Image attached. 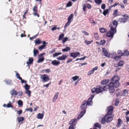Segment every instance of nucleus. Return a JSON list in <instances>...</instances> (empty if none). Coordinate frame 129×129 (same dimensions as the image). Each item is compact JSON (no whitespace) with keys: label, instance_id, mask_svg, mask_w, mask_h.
I'll use <instances>...</instances> for the list:
<instances>
[{"label":"nucleus","instance_id":"obj_4","mask_svg":"<svg viewBox=\"0 0 129 129\" xmlns=\"http://www.w3.org/2000/svg\"><path fill=\"white\" fill-rule=\"evenodd\" d=\"M123 17L120 18L118 20V22L121 23H125L128 19L129 16L126 14H124L122 16Z\"/></svg>","mask_w":129,"mask_h":129},{"label":"nucleus","instance_id":"obj_28","mask_svg":"<svg viewBox=\"0 0 129 129\" xmlns=\"http://www.w3.org/2000/svg\"><path fill=\"white\" fill-rule=\"evenodd\" d=\"M71 48L70 47H67L63 49H62V51L63 52H67L70 50Z\"/></svg>","mask_w":129,"mask_h":129},{"label":"nucleus","instance_id":"obj_25","mask_svg":"<svg viewBox=\"0 0 129 129\" xmlns=\"http://www.w3.org/2000/svg\"><path fill=\"white\" fill-rule=\"evenodd\" d=\"M86 101V105H87V106L88 105V106H91L92 104V100H89V99H88V101Z\"/></svg>","mask_w":129,"mask_h":129},{"label":"nucleus","instance_id":"obj_15","mask_svg":"<svg viewBox=\"0 0 129 129\" xmlns=\"http://www.w3.org/2000/svg\"><path fill=\"white\" fill-rule=\"evenodd\" d=\"M77 121V119H72L69 122V124L70 125H72V126H75L76 124Z\"/></svg>","mask_w":129,"mask_h":129},{"label":"nucleus","instance_id":"obj_35","mask_svg":"<svg viewBox=\"0 0 129 129\" xmlns=\"http://www.w3.org/2000/svg\"><path fill=\"white\" fill-rule=\"evenodd\" d=\"M45 47V46L44 45H43L39 46L38 48V49L40 51H41L42 49H44Z\"/></svg>","mask_w":129,"mask_h":129},{"label":"nucleus","instance_id":"obj_31","mask_svg":"<svg viewBox=\"0 0 129 129\" xmlns=\"http://www.w3.org/2000/svg\"><path fill=\"white\" fill-rule=\"evenodd\" d=\"M124 62L122 60L120 61L117 64V66L122 67L123 65Z\"/></svg>","mask_w":129,"mask_h":129},{"label":"nucleus","instance_id":"obj_17","mask_svg":"<svg viewBox=\"0 0 129 129\" xmlns=\"http://www.w3.org/2000/svg\"><path fill=\"white\" fill-rule=\"evenodd\" d=\"M109 84H112L113 85V86L114 87L116 88L118 87L120 84L119 82H111Z\"/></svg>","mask_w":129,"mask_h":129},{"label":"nucleus","instance_id":"obj_12","mask_svg":"<svg viewBox=\"0 0 129 129\" xmlns=\"http://www.w3.org/2000/svg\"><path fill=\"white\" fill-rule=\"evenodd\" d=\"M98 69V67H95L93 68L91 70L89 71L87 74V75L88 76H90L93 74L94 71L96 70H97Z\"/></svg>","mask_w":129,"mask_h":129},{"label":"nucleus","instance_id":"obj_1","mask_svg":"<svg viewBox=\"0 0 129 129\" xmlns=\"http://www.w3.org/2000/svg\"><path fill=\"white\" fill-rule=\"evenodd\" d=\"M118 24L117 22L115 20L113 21L112 23L110 25V30L107 33L106 36L108 37H113L114 34L116 32V28Z\"/></svg>","mask_w":129,"mask_h":129},{"label":"nucleus","instance_id":"obj_10","mask_svg":"<svg viewBox=\"0 0 129 129\" xmlns=\"http://www.w3.org/2000/svg\"><path fill=\"white\" fill-rule=\"evenodd\" d=\"M80 53L78 52H72L70 54V56L71 57H73L75 58L77 57L78 56H79Z\"/></svg>","mask_w":129,"mask_h":129},{"label":"nucleus","instance_id":"obj_13","mask_svg":"<svg viewBox=\"0 0 129 129\" xmlns=\"http://www.w3.org/2000/svg\"><path fill=\"white\" fill-rule=\"evenodd\" d=\"M102 51L104 53V55L107 57H110V54L108 53V51L105 48H103L102 49Z\"/></svg>","mask_w":129,"mask_h":129},{"label":"nucleus","instance_id":"obj_9","mask_svg":"<svg viewBox=\"0 0 129 129\" xmlns=\"http://www.w3.org/2000/svg\"><path fill=\"white\" fill-rule=\"evenodd\" d=\"M108 112L107 114L112 115L113 107L112 106H110L107 107Z\"/></svg>","mask_w":129,"mask_h":129},{"label":"nucleus","instance_id":"obj_57","mask_svg":"<svg viewBox=\"0 0 129 129\" xmlns=\"http://www.w3.org/2000/svg\"><path fill=\"white\" fill-rule=\"evenodd\" d=\"M44 60V58L43 57L40 58L38 59L37 61L38 63H40L42 62Z\"/></svg>","mask_w":129,"mask_h":129},{"label":"nucleus","instance_id":"obj_63","mask_svg":"<svg viewBox=\"0 0 129 129\" xmlns=\"http://www.w3.org/2000/svg\"><path fill=\"white\" fill-rule=\"evenodd\" d=\"M81 32L83 33L86 36H88L89 35V34L88 32H87L85 31L82 30L81 31Z\"/></svg>","mask_w":129,"mask_h":129},{"label":"nucleus","instance_id":"obj_23","mask_svg":"<svg viewBox=\"0 0 129 129\" xmlns=\"http://www.w3.org/2000/svg\"><path fill=\"white\" fill-rule=\"evenodd\" d=\"M118 11L117 9H116L114 10L113 13V15L114 17H116L119 15L118 14Z\"/></svg>","mask_w":129,"mask_h":129},{"label":"nucleus","instance_id":"obj_16","mask_svg":"<svg viewBox=\"0 0 129 129\" xmlns=\"http://www.w3.org/2000/svg\"><path fill=\"white\" fill-rule=\"evenodd\" d=\"M122 123V121L120 118H119L118 119V122L116 125V126L117 127H119L121 126V124Z\"/></svg>","mask_w":129,"mask_h":129},{"label":"nucleus","instance_id":"obj_6","mask_svg":"<svg viewBox=\"0 0 129 129\" xmlns=\"http://www.w3.org/2000/svg\"><path fill=\"white\" fill-rule=\"evenodd\" d=\"M106 118V121L107 122L111 121L113 119L114 116L113 115L106 114L105 116Z\"/></svg>","mask_w":129,"mask_h":129},{"label":"nucleus","instance_id":"obj_62","mask_svg":"<svg viewBox=\"0 0 129 129\" xmlns=\"http://www.w3.org/2000/svg\"><path fill=\"white\" fill-rule=\"evenodd\" d=\"M119 103V101L118 99H116L115 100V106H117Z\"/></svg>","mask_w":129,"mask_h":129},{"label":"nucleus","instance_id":"obj_7","mask_svg":"<svg viewBox=\"0 0 129 129\" xmlns=\"http://www.w3.org/2000/svg\"><path fill=\"white\" fill-rule=\"evenodd\" d=\"M33 10L34 12L33 14L34 16H37L38 17H39L40 15L38 13V7L37 6H34L33 9Z\"/></svg>","mask_w":129,"mask_h":129},{"label":"nucleus","instance_id":"obj_48","mask_svg":"<svg viewBox=\"0 0 129 129\" xmlns=\"http://www.w3.org/2000/svg\"><path fill=\"white\" fill-rule=\"evenodd\" d=\"M24 87L26 90H29L30 88V86L27 84H26L24 86Z\"/></svg>","mask_w":129,"mask_h":129},{"label":"nucleus","instance_id":"obj_19","mask_svg":"<svg viewBox=\"0 0 129 129\" xmlns=\"http://www.w3.org/2000/svg\"><path fill=\"white\" fill-rule=\"evenodd\" d=\"M119 77L117 76H114L112 79V81L115 82H119Z\"/></svg>","mask_w":129,"mask_h":129},{"label":"nucleus","instance_id":"obj_26","mask_svg":"<svg viewBox=\"0 0 129 129\" xmlns=\"http://www.w3.org/2000/svg\"><path fill=\"white\" fill-rule=\"evenodd\" d=\"M43 116L44 115L43 114L39 113L37 115V118L38 119H41L43 118Z\"/></svg>","mask_w":129,"mask_h":129},{"label":"nucleus","instance_id":"obj_5","mask_svg":"<svg viewBox=\"0 0 129 129\" xmlns=\"http://www.w3.org/2000/svg\"><path fill=\"white\" fill-rule=\"evenodd\" d=\"M40 78L43 82H47L50 79L49 76L46 74H44L41 75Z\"/></svg>","mask_w":129,"mask_h":129},{"label":"nucleus","instance_id":"obj_52","mask_svg":"<svg viewBox=\"0 0 129 129\" xmlns=\"http://www.w3.org/2000/svg\"><path fill=\"white\" fill-rule=\"evenodd\" d=\"M72 5V3L71 2H69L66 5V7H68L71 6Z\"/></svg>","mask_w":129,"mask_h":129},{"label":"nucleus","instance_id":"obj_33","mask_svg":"<svg viewBox=\"0 0 129 129\" xmlns=\"http://www.w3.org/2000/svg\"><path fill=\"white\" fill-rule=\"evenodd\" d=\"M39 52L38 50L34 49V55L35 56H36L37 54H38Z\"/></svg>","mask_w":129,"mask_h":129},{"label":"nucleus","instance_id":"obj_14","mask_svg":"<svg viewBox=\"0 0 129 129\" xmlns=\"http://www.w3.org/2000/svg\"><path fill=\"white\" fill-rule=\"evenodd\" d=\"M68 56V55H63L57 58V59L58 60L64 61L66 59Z\"/></svg>","mask_w":129,"mask_h":129},{"label":"nucleus","instance_id":"obj_50","mask_svg":"<svg viewBox=\"0 0 129 129\" xmlns=\"http://www.w3.org/2000/svg\"><path fill=\"white\" fill-rule=\"evenodd\" d=\"M68 39V38L67 37H66L63 38V39H62V43L63 44L66 41H67Z\"/></svg>","mask_w":129,"mask_h":129},{"label":"nucleus","instance_id":"obj_37","mask_svg":"<svg viewBox=\"0 0 129 129\" xmlns=\"http://www.w3.org/2000/svg\"><path fill=\"white\" fill-rule=\"evenodd\" d=\"M5 82L8 85H10L12 84V81L11 80H6Z\"/></svg>","mask_w":129,"mask_h":129},{"label":"nucleus","instance_id":"obj_20","mask_svg":"<svg viewBox=\"0 0 129 129\" xmlns=\"http://www.w3.org/2000/svg\"><path fill=\"white\" fill-rule=\"evenodd\" d=\"M10 93L11 95V97H13L14 95H16L17 94V92H16L14 88L12 89L10 91Z\"/></svg>","mask_w":129,"mask_h":129},{"label":"nucleus","instance_id":"obj_11","mask_svg":"<svg viewBox=\"0 0 129 129\" xmlns=\"http://www.w3.org/2000/svg\"><path fill=\"white\" fill-rule=\"evenodd\" d=\"M128 94L127 91L126 90H123L122 93H119L118 94L116 93V96H118L120 95L121 96H125Z\"/></svg>","mask_w":129,"mask_h":129},{"label":"nucleus","instance_id":"obj_54","mask_svg":"<svg viewBox=\"0 0 129 129\" xmlns=\"http://www.w3.org/2000/svg\"><path fill=\"white\" fill-rule=\"evenodd\" d=\"M16 76L17 77V78L18 79L20 80L22 78L20 76V75L18 73H16Z\"/></svg>","mask_w":129,"mask_h":129},{"label":"nucleus","instance_id":"obj_60","mask_svg":"<svg viewBox=\"0 0 129 129\" xmlns=\"http://www.w3.org/2000/svg\"><path fill=\"white\" fill-rule=\"evenodd\" d=\"M94 126L95 127H99L100 128V125L98 123H96L94 124Z\"/></svg>","mask_w":129,"mask_h":129},{"label":"nucleus","instance_id":"obj_27","mask_svg":"<svg viewBox=\"0 0 129 129\" xmlns=\"http://www.w3.org/2000/svg\"><path fill=\"white\" fill-rule=\"evenodd\" d=\"M18 123H20L21 121H23L24 120V118L23 117H18L17 118Z\"/></svg>","mask_w":129,"mask_h":129},{"label":"nucleus","instance_id":"obj_41","mask_svg":"<svg viewBox=\"0 0 129 129\" xmlns=\"http://www.w3.org/2000/svg\"><path fill=\"white\" fill-rule=\"evenodd\" d=\"M109 10L108 9H107L104 11L103 12V14L105 16H106Z\"/></svg>","mask_w":129,"mask_h":129},{"label":"nucleus","instance_id":"obj_44","mask_svg":"<svg viewBox=\"0 0 129 129\" xmlns=\"http://www.w3.org/2000/svg\"><path fill=\"white\" fill-rule=\"evenodd\" d=\"M71 22V21H68L65 25L64 27V28H66L67 27L70 25Z\"/></svg>","mask_w":129,"mask_h":129},{"label":"nucleus","instance_id":"obj_56","mask_svg":"<svg viewBox=\"0 0 129 129\" xmlns=\"http://www.w3.org/2000/svg\"><path fill=\"white\" fill-rule=\"evenodd\" d=\"M108 85H106V86H104L103 88L102 87V89L103 91H107L108 88V87H107Z\"/></svg>","mask_w":129,"mask_h":129},{"label":"nucleus","instance_id":"obj_49","mask_svg":"<svg viewBox=\"0 0 129 129\" xmlns=\"http://www.w3.org/2000/svg\"><path fill=\"white\" fill-rule=\"evenodd\" d=\"M106 43L105 41V40H101L100 42V45H104Z\"/></svg>","mask_w":129,"mask_h":129},{"label":"nucleus","instance_id":"obj_22","mask_svg":"<svg viewBox=\"0 0 129 129\" xmlns=\"http://www.w3.org/2000/svg\"><path fill=\"white\" fill-rule=\"evenodd\" d=\"M59 94V93L58 92H57L55 93L54 97H53V98L52 102H55L56 101V100L57 99Z\"/></svg>","mask_w":129,"mask_h":129},{"label":"nucleus","instance_id":"obj_64","mask_svg":"<svg viewBox=\"0 0 129 129\" xmlns=\"http://www.w3.org/2000/svg\"><path fill=\"white\" fill-rule=\"evenodd\" d=\"M126 116H125V117L126 119V122H128L129 121V116L127 115L128 114H126V112L125 113Z\"/></svg>","mask_w":129,"mask_h":129},{"label":"nucleus","instance_id":"obj_39","mask_svg":"<svg viewBox=\"0 0 129 129\" xmlns=\"http://www.w3.org/2000/svg\"><path fill=\"white\" fill-rule=\"evenodd\" d=\"M62 53L61 52H56L53 55V57H55L56 56H57L59 55H61Z\"/></svg>","mask_w":129,"mask_h":129},{"label":"nucleus","instance_id":"obj_45","mask_svg":"<svg viewBox=\"0 0 129 129\" xmlns=\"http://www.w3.org/2000/svg\"><path fill=\"white\" fill-rule=\"evenodd\" d=\"M25 92L27 94L28 96L30 97V96L31 93V92L30 90H26Z\"/></svg>","mask_w":129,"mask_h":129},{"label":"nucleus","instance_id":"obj_59","mask_svg":"<svg viewBox=\"0 0 129 129\" xmlns=\"http://www.w3.org/2000/svg\"><path fill=\"white\" fill-rule=\"evenodd\" d=\"M7 106L8 108H10V107H12L13 106L11 105V103L9 102V103H8L7 105Z\"/></svg>","mask_w":129,"mask_h":129},{"label":"nucleus","instance_id":"obj_34","mask_svg":"<svg viewBox=\"0 0 129 129\" xmlns=\"http://www.w3.org/2000/svg\"><path fill=\"white\" fill-rule=\"evenodd\" d=\"M64 36V34L63 33H62L60 34L59 36L58 40H62Z\"/></svg>","mask_w":129,"mask_h":129},{"label":"nucleus","instance_id":"obj_47","mask_svg":"<svg viewBox=\"0 0 129 129\" xmlns=\"http://www.w3.org/2000/svg\"><path fill=\"white\" fill-rule=\"evenodd\" d=\"M79 77L78 76H76L74 77H72V78L74 81H75L76 80L79 78Z\"/></svg>","mask_w":129,"mask_h":129},{"label":"nucleus","instance_id":"obj_42","mask_svg":"<svg viewBox=\"0 0 129 129\" xmlns=\"http://www.w3.org/2000/svg\"><path fill=\"white\" fill-rule=\"evenodd\" d=\"M35 42L36 44H40L41 42L40 41L39 39H38L35 41Z\"/></svg>","mask_w":129,"mask_h":129},{"label":"nucleus","instance_id":"obj_61","mask_svg":"<svg viewBox=\"0 0 129 129\" xmlns=\"http://www.w3.org/2000/svg\"><path fill=\"white\" fill-rule=\"evenodd\" d=\"M100 29V32L102 33H104L105 32L106 30L103 28H101Z\"/></svg>","mask_w":129,"mask_h":129},{"label":"nucleus","instance_id":"obj_53","mask_svg":"<svg viewBox=\"0 0 129 129\" xmlns=\"http://www.w3.org/2000/svg\"><path fill=\"white\" fill-rule=\"evenodd\" d=\"M87 6V8L89 9H90L91 8L92 6L91 5L89 4H87L86 5Z\"/></svg>","mask_w":129,"mask_h":129},{"label":"nucleus","instance_id":"obj_51","mask_svg":"<svg viewBox=\"0 0 129 129\" xmlns=\"http://www.w3.org/2000/svg\"><path fill=\"white\" fill-rule=\"evenodd\" d=\"M121 57L119 56H116L113 58L115 60H117L118 59H120Z\"/></svg>","mask_w":129,"mask_h":129},{"label":"nucleus","instance_id":"obj_43","mask_svg":"<svg viewBox=\"0 0 129 129\" xmlns=\"http://www.w3.org/2000/svg\"><path fill=\"white\" fill-rule=\"evenodd\" d=\"M86 5L85 4L82 6V9L83 11L85 12V14H86L87 11L86 10Z\"/></svg>","mask_w":129,"mask_h":129},{"label":"nucleus","instance_id":"obj_58","mask_svg":"<svg viewBox=\"0 0 129 129\" xmlns=\"http://www.w3.org/2000/svg\"><path fill=\"white\" fill-rule=\"evenodd\" d=\"M25 111H29L30 112H32L33 111V109L31 108H26L25 110Z\"/></svg>","mask_w":129,"mask_h":129},{"label":"nucleus","instance_id":"obj_29","mask_svg":"<svg viewBox=\"0 0 129 129\" xmlns=\"http://www.w3.org/2000/svg\"><path fill=\"white\" fill-rule=\"evenodd\" d=\"M73 16H74L73 14H70L68 18V21H71V22L72 21H71V20L73 18Z\"/></svg>","mask_w":129,"mask_h":129},{"label":"nucleus","instance_id":"obj_8","mask_svg":"<svg viewBox=\"0 0 129 129\" xmlns=\"http://www.w3.org/2000/svg\"><path fill=\"white\" fill-rule=\"evenodd\" d=\"M113 85L112 84H109L108 86L109 91L110 93H113L115 90L114 87L113 86Z\"/></svg>","mask_w":129,"mask_h":129},{"label":"nucleus","instance_id":"obj_24","mask_svg":"<svg viewBox=\"0 0 129 129\" xmlns=\"http://www.w3.org/2000/svg\"><path fill=\"white\" fill-rule=\"evenodd\" d=\"M33 58H29L28 61L26 63L28 65L31 64L33 63Z\"/></svg>","mask_w":129,"mask_h":129},{"label":"nucleus","instance_id":"obj_2","mask_svg":"<svg viewBox=\"0 0 129 129\" xmlns=\"http://www.w3.org/2000/svg\"><path fill=\"white\" fill-rule=\"evenodd\" d=\"M91 91L93 93L96 92V94H98L102 93L103 92L102 86L97 85L96 87H94L91 89Z\"/></svg>","mask_w":129,"mask_h":129},{"label":"nucleus","instance_id":"obj_3","mask_svg":"<svg viewBox=\"0 0 129 129\" xmlns=\"http://www.w3.org/2000/svg\"><path fill=\"white\" fill-rule=\"evenodd\" d=\"M86 101H84L82 103V104L81 106V108L82 111L81 112L80 114L81 116L80 118L85 113L87 106V105H86Z\"/></svg>","mask_w":129,"mask_h":129},{"label":"nucleus","instance_id":"obj_55","mask_svg":"<svg viewBox=\"0 0 129 129\" xmlns=\"http://www.w3.org/2000/svg\"><path fill=\"white\" fill-rule=\"evenodd\" d=\"M18 105L20 106H22L23 104L22 101L20 100L18 101Z\"/></svg>","mask_w":129,"mask_h":129},{"label":"nucleus","instance_id":"obj_40","mask_svg":"<svg viewBox=\"0 0 129 129\" xmlns=\"http://www.w3.org/2000/svg\"><path fill=\"white\" fill-rule=\"evenodd\" d=\"M117 53L119 56L120 57L123 55V53L121 50H118L117 52Z\"/></svg>","mask_w":129,"mask_h":129},{"label":"nucleus","instance_id":"obj_32","mask_svg":"<svg viewBox=\"0 0 129 129\" xmlns=\"http://www.w3.org/2000/svg\"><path fill=\"white\" fill-rule=\"evenodd\" d=\"M93 40L87 41V40H85V43L87 45H89L93 42Z\"/></svg>","mask_w":129,"mask_h":129},{"label":"nucleus","instance_id":"obj_46","mask_svg":"<svg viewBox=\"0 0 129 129\" xmlns=\"http://www.w3.org/2000/svg\"><path fill=\"white\" fill-rule=\"evenodd\" d=\"M106 118L105 116H104V117L102 119L101 121V123L102 124H104L106 123Z\"/></svg>","mask_w":129,"mask_h":129},{"label":"nucleus","instance_id":"obj_21","mask_svg":"<svg viewBox=\"0 0 129 129\" xmlns=\"http://www.w3.org/2000/svg\"><path fill=\"white\" fill-rule=\"evenodd\" d=\"M109 81V80L108 79H103L101 82V84L103 85H106L108 83Z\"/></svg>","mask_w":129,"mask_h":129},{"label":"nucleus","instance_id":"obj_38","mask_svg":"<svg viewBox=\"0 0 129 129\" xmlns=\"http://www.w3.org/2000/svg\"><path fill=\"white\" fill-rule=\"evenodd\" d=\"M94 37L96 40H98L100 38L98 33L94 34Z\"/></svg>","mask_w":129,"mask_h":129},{"label":"nucleus","instance_id":"obj_36","mask_svg":"<svg viewBox=\"0 0 129 129\" xmlns=\"http://www.w3.org/2000/svg\"><path fill=\"white\" fill-rule=\"evenodd\" d=\"M102 0H94L95 2L98 5H100L102 3Z\"/></svg>","mask_w":129,"mask_h":129},{"label":"nucleus","instance_id":"obj_30","mask_svg":"<svg viewBox=\"0 0 129 129\" xmlns=\"http://www.w3.org/2000/svg\"><path fill=\"white\" fill-rule=\"evenodd\" d=\"M129 55V52L127 50H125L124 52L123 55L124 56H127Z\"/></svg>","mask_w":129,"mask_h":129},{"label":"nucleus","instance_id":"obj_18","mask_svg":"<svg viewBox=\"0 0 129 129\" xmlns=\"http://www.w3.org/2000/svg\"><path fill=\"white\" fill-rule=\"evenodd\" d=\"M51 64L54 66H58L60 64V62L56 60L52 61Z\"/></svg>","mask_w":129,"mask_h":129}]
</instances>
